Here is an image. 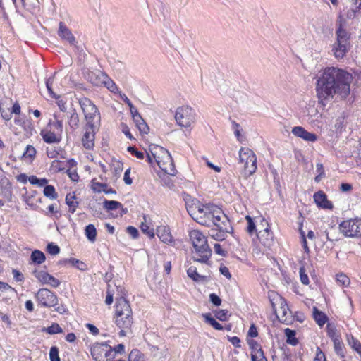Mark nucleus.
Masks as SVG:
<instances>
[{
	"instance_id": "58836bf2",
	"label": "nucleus",
	"mask_w": 361,
	"mask_h": 361,
	"mask_svg": "<svg viewBox=\"0 0 361 361\" xmlns=\"http://www.w3.org/2000/svg\"><path fill=\"white\" fill-rule=\"evenodd\" d=\"M230 231H219L217 228H212L209 231L210 236L216 240L221 241L225 238V233Z\"/></svg>"
},
{
	"instance_id": "bb28decb",
	"label": "nucleus",
	"mask_w": 361,
	"mask_h": 361,
	"mask_svg": "<svg viewBox=\"0 0 361 361\" xmlns=\"http://www.w3.org/2000/svg\"><path fill=\"white\" fill-rule=\"evenodd\" d=\"M188 277L196 282H203L207 281V276L198 274L197 269L195 266L190 267L187 270Z\"/></svg>"
},
{
	"instance_id": "ddd939ff",
	"label": "nucleus",
	"mask_w": 361,
	"mask_h": 361,
	"mask_svg": "<svg viewBox=\"0 0 361 361\" xmlns=\"http://www.w3.org/2000/svg\"><path fill=\"white\" fill-rule=\"evenodd\" d=\"M85 133L82 137L83 147L87 149H92L94 146L95 134L99 128H90L85 126Z\"/></svg>"
},
{
	"instance_id": "5701e85b",
	"label": "nucleus",
	"mask_w": 361,
	"mask_h": 361,
	"mask_svg": "<svg viewBox=\"0 0 361 361\" xmlns=\"http://www.w3.org/2000/svg\"><path fill=\"white\" fill-rule=\"evenodd\" d=\"M116 324L121 329H128L133 324L132 314L129 315L116 314Z\"/></svg>"
},
{
	"instance_id": "aec40b11",
	"label": "nucleus",
	"mask_w": 361,
	"mask_h": 361,
	"mask_svg": "<svg viewBox=\"0 0 361 361\" xmlns=\"http://www.w3.org/2000/svg\"><path fill=\"white\" fill-rule=\"evenodd\" d=\"M314 200L317 205L324 209H332L333 205L327 200L326 194L323 191H318L314 194Z\"/></svg>"
},
{
	"instance_id": "b1692460",
	"label": "nucleus",
	"mask_w": 361,
	"mask_h": 361,
	"mask_svg": "<svg viewBox=\"0 0 361 361\" xmlns=\"http://www.w3.org/2000/svg\"><path fill=\"white\" fill-rule=\"evenodd\" d=\"M106 73L100 71H91L87 73V80L95 86H102Z\"/></svg>"
},
{
	"instance_id": "20e7f679",
	"label": "nucleus",
	"mask_w": 361,
	"mask_h": 361,
	"mask_svg": "<svg viewBox=\"0 0 361 361\" xmlns=\"http://www.w3.org/2000/svg\"><path fill=\"white\" fill-rule=\"evenodd\" d=\"M175 120L180 128L190 133L196 121L195 111L189 106H180L176 109Z\"/></svg>"
},
{
	"instance_id": "864d4df0",
	"label": "nucleus",
	"mask_w": 361,
	"mask_h": 361,
	"mask_svg": "<svg viewBox=\"0 0 361 361\" xmlns=\"http://www.w3.org/2000/svg\"><path fill=\"white\" fill-rule=\"evenodd\" d=\"M47 251L51 255H56L59 253L60 248L57 245L51 243L47 245Z\"/></svg>"
},
{
	"instance_id": "4468645a",
	"label": "nucleus",
	"mask_w": 361,
	"mask_h": 361,
	"mask_svg": "<svg viewBox=\"0 0 361 361\" xmlns=\"http://www.w3.org/2000/svg\"><path fill=\"white\" fill-rule=\"evenodd\" d=\"M291 132L295 136L300 137L307 142H314L317 140V136L316 134L307 131L302 126L293 127Z\"/></svg>"
},
{
	"instance_id": "79ce46f5",
	"label": "nucleus",
	"mask_w": 361,
	"mask_h": 361,
	"mask_svg": "<svg viewBox=\"0 0 361 361\" xmlns=\"http://www.w3.org/2000/svg\"><path fill=\"white\" fill-rule=\"evenodd\" d=\"M145 222H142L140 225V228L142 231L147 235L150 238H152L154 237V232L153 228H150L149 225L146 222V216H144Z\"/></svg>"
},
{
	"instance_id": "37998d69",
	"label": "nucleus",
	"mask_w": 361,
	"mask_h": 361,
	"mask_svg": "<svg viewBox=\"0 0 361 361\" xmlns=\"http://www.w3.org/2000/svg\"><path fill=\"white\" fill-rule=\"evenodd\" d=\"M349 345L361 356V343L353 336L348 338Z\"/></svg>"
},
{
	"instance_id": "f704fd0d",
	"label": "nucleus",
	"mask_w": 361,
	"mask_h": 361,
	"mask_svg": "<svg viewBox=\"0 0 361 361\" xmlns=\"http://www.w3.org/2000/svg\"><path fill=\"white\" fill-rule=\"evenodd\" d=\"M202 317L204 319V321L209 324L214 329L216 330L223 329L222 325L216 322V319H214L209 313L203 314Z\"/></svg>"
},
{
	"instance_id": "7c9ffc66",
	"label": "nucleus",
	"mask_w": 361,
	"mask_h": 361,
	"mask_svg": "<svg viewBox=\"0 0 361 361\" xmlns=\"http://www.w3.org/2000/svg\"><path fill=\"white\" fill-rule=\"evenodd\" d=\"M75 200V195L71 193H68L66 197V203L69 207L68 212L71 214H73L75 212L76 208L78 206V202Z\"/></svg>"
},
{
	"instance_id": "6e6552de",
	"label": "nucleus",
	"mask_w": 361,
	"mask_h": 361,
	"mask_svg": "<svg viewBox=\"0 0 361 361\" xmlns=\"http://www.w3.org/2000/svg\"><path fill=\"white\" fill-rule=\"evenodd\" d=\"M90 353L95 361H111L115 357L112 347L106 343H95L90 348Z\"/></svg>"
},
{
	"instance_id": "c85d7f7f",
	"label": "nucleus",
	"mask_w": 361,
	"mask_h": 361,
	"mask_svg": "<svg viewBox=\"0 0 361 361\" xmlns=\"http://www.w3.org/2000/svg\"><path fill=\"white\" fill-rule=\"evenodd\" d=\"M80 118L75 109H73L70 112L68 118V124L71 129L75 130L79 127Z\"/></svg>"
},
{
	"instance_id": "3c124183",
	"label": "nucleus",
	"mask_w": 361,
	"mask_h": 361,
	"mask_svg": "<svg viewBox=\"0 0 361 361\" xmlns=\"http://www.w3.org/2000/svg\"><path fill=\"white\" fill-rule=\"evenodd\" d=\"M336 281L338 283H339L341 285H342L343 286H347L350 283L349 278L343 274H337L336 275Z\"/></svg>"
},
{
	"instance_id": "0e129e2a",
	"label": "nucleus",
	"mask_w": 361,
	"mask_h": 361,
	"mask_svg": "<svg viewBox=\"0 0 361 361\" xmlns=\"http://www.w3.org/2000/svg\"><path fill=\"white\" fill-rule=\"evenodd\" d=\"M36 150L32 145H27L23 155L26 157L33 158L35 156Z\"/></svg>"
},
{
	"instance_id": "0eeeda50",
	"label": "nucleus",
	"mask_w": 361,
	"mask_h": 361,
	"mask_svg": "<svg viewBox=\"0 0 361 361\" xmlns=\"http://www.w3.org/2000/svg\"><path fill=\"white\" fill-rule=\"evenodd\" d=\"M219 209V207L214 204L198 206L197 211L194 212V218L202 225L212 226V223L215 219L216 210Z\"/></svg>"
},
{
	"instance_id": "c9c22d12",
	"label": "nucleus",
	"mask_w": 361,
	"mask_h": 361,
	"mask_svg": "<svg viewBox=\"0 0 361 361\" xmlns=\"http://www.w3.org/2000/svg\"><path fill=\"white\" fill-rule=\"evenodd\" d=\"M102 81V85L106 87L111 92H116L118 87L116 83L106 74Z\"/></svg>"
},
{
	"instance_id": "774afa93",
	"label": "nucleus",
	"mask_w": 361,
	"mask_h": 361,
	"mask_svg": "<svg viewBox=\"0 0 361 361\" xmlns=\"http://www.w3.org/2000/svg\"><path fill=\"white\" fill-rule=\"evenodd\" d=\"M126 231H127V233L130 235H131V237L134 239L137 238L139 235L138 230L135 227L130 226L127 227Z\"/></svg>"
},
{
	"instance_id": "5fc2aeb1",
	"label": "nucleus",
	"mask_w": 361,
	"mask_h": 361,
	"mask_svg": "<svg viewBox=\"0 0 361 361\" xmlns=\"http://www.w3.org/2000/svg\"><path fill=\"white\" fill-rule=\"evenodd\" d=\"M51 168L55 171H61L66 169L65 164L59 160L53 161L51 163Z\"/></svg>"
},
{
	"instance_id": "412c9836",
	"label": "nucleus",
	"mask_w": 361,
	"mask_h": 361,
	"mask_svg": "<svg viewBox=\"0 0 361 361\" xmlns=\"http://www.w3.org/2000/svg\"><path fill=\"white\" fill-rule=\"evenodd\" d=\"M85 119L86 121L85 126L90 128H99L101 116L99 110L97 112H94V114H85Z\"/></svg>"
},
{
	"instance_id": "69168bd1",
	"label": "nucleus",
	"mask_w": 361,
	"mask_h": 361,
	"mask_svg": "<svg viewBox=\"0 0 361 361\" xmlns=\"http://www.w3.org/2000/svg\"><path fill=\"white\" fill-rule=\"evenodd\" d=\"M0 113L2 116V118L6 121L11 120L12 117V112L10 111L9 109H3L1 106H0Z\"/></svg>"
},
{
	"instance_id": "e2e57ef3",
	"label": "nucleus",
	"mask_w": 361,
	"mask_h": 361,
	"mask_svg": "<svg viewBox=\"0 0 361 361\" xmlns=\"http://www.w3.org/2000/svg\"><path fill=\"white\" fill-rule=\"evenodd\" d=\"M68 177L75 182H77L79 179V176L75 169H68L66 171Z\"/></svg>"
},
{
	"instance_id": "338daca9",
	"label": "nucleus",
	"mask_w": 361,
	"mask_h": 361,
	"mask_svg": "<svg viewBox=\"0 0 361 361\" xmlns=\"http://www.w3.org/2000/svg\"><path fill=\"white\" fill-rule=\"evenodd\" d=\"M227 314H228V311L225 310H219V311L216 312V313H215L216 317L221 321L226 320Z\"/></svg>"
},
{
	"instance_id": "c03bdc74",
	"label": "nucleus",
	"mask_w": 361,
	"mask_h": 361,
	"mask_svg": "<svg viewBox=\"0 0 361 361\" xmlns=\"http://www.w3.org/2000/svg\"><path fill=\"white\" fill-rule=\"evenodd\" d=\"M280 300H281V307L278 310V313L279 314H281V318L285 317L284 319L286 320V316L288 315V314L289 312V308L287 306L286 302L283 300V299L280 298ZM275 311L277 312L276 310H275Z\"/></svg>"
},
{
	"instance_id": "de8ad7c7",
	"label": "nucleus",
	"mask_w": 361,
	"mask_h": 361,
	"mask_svg": "<svg viewBox=\"0 0 361 361\" xmlns=\"http://www.w3.org/2000/svg\"><path fill=\"white\" fill-rule=\"evenodd\" d=\"M53 98L56 99V103L57 104L59 109L65 112L67 109L66 106V100L63 99L61 96L56 94V97H53Z\"/></svg>"
},
{
	"instance_id": "f03ea898",
	"label": "nucleus",
	"mask_w": 361,
	"mask_h": 361,
	"mask_svg": "<svg viewBox=\"0 0 361 361\" xmlns=\"http://www.w3.org/2000/svg\"><path fill=\"white\" fill-rule=\"evenodd\" d=\"M190 239L195 250L192 252L194 261L209 264L212 251L205 235L198 230L190 232Z\"/></svg>"
},
{
	"instance_id": "9d476101",
	"label": "nucleus",
	"mask_w": 361,
	"mask_h": 361,
	"mask_svg": "<svg viewBox=\"0 0 361 361\" xmlns=\"http://www.w3.org/2000/svg\"><path fill=\"white\" fill-rule=\"evenodd\" d=\"M340 231L347 237L361 235V219H355L343 221L339 225Z\"/></svg>"
},
{
	"instance_id": "f3484780",
	"label": "nucleus",
	"mask_w": 361,
	"mask_h": 361,
	"mask_svg": "<svg viewBox=\"0 0 361 361\" xmlns=\"http://www.w3.org/2000/svg\"><path fill=\"white\" fill-rule=\"evenodd\" d=\"M40 135L43 140L46 143L49 144L59 143L61 142L62 138V136L58 135L54 131H51V129H48L47 128H44L41 130Z\"/></svg>"
},
{
	"instance_id": "13d9d810",
	"label": "nucleus",
	"mask_w": 361,
	"mask_h": 361,
	"mask_svg": "<svg viewBox=\"0 0 361 361\" xmlns=\"http://www.w3.org/2000/svg\"><path fill=\"white\" fill-rule=\"evenodd\" d=\"M127 150L139 159H143L145 157L144 152L137 151L134 147L130 146L128 147Z\"/></svg>"
},
{
	"instance_id": "a18cd8bd",
	"label": "nucleus",
	"mask_w": 361,
	"mask_h": 361,
	"mask_svg": "<svg viewBox=\"0 0 361 361\" xmlns=\"http://www.w3.org/2000/svg\"><path fill=\"white\" fill-rule=\"evenodd\" d=\"M44 331L49 334H56L63 333V329L57 323H53L50 326L46 328Z\"/></svg>"
},
{
	"instance_id": "09e8293b",
	"label": "nucleus",
	"mask_w": 361,
	"mask_h": 361,
	"mask_svg": "<svg viewBox=\"0 0 361 361\" xmlns=\"http://www.w3.org/2000/svg\"><path fill=\"white\" fill-rule=\"evenodd\" d=\"M300 281L304 285H308L310 283V280L304 266L300 268Z\"/></svg>"
},
{
	"instance_id": "7ed1b4c3",
	"label": "nucleus",
	"mask_w": 361,
	"mask_h": 361,
	"mask_svg": "<svg viewBox=\"0 0 361 361\" xmlns=\"http://www.w3.org/2000/svg\"><path fill=\"white\" fill-rule=\"evenodd\" d=\"M336 40L332 45V54L338 59H342L350 49V35L346 30L339 24L336 30Z\"/></svg>"
},
{
	"instance_id": "a878e982",
	"label": "nucleus",
	"mask_w": 361,
	"mask_h": 361,
	"mask_svg": "<svg viewBox=\"0 0 361 361\" xmlns=\"http://www.w3.org/2000/svg\"><path fill=\"white\" fill-rule=\"evenodd\" d=\"M157 235L164 243H169L172 242L173 237L169 231V229L166 226H161L157 228Z\"/></svg>"
},
{
	"instance_id": "6e6d98bb",
	"label": "nucleus",
	"mask_w": 361,
	"mask_h": 361,
	"mask_svg": "<svg viewBox=\"0 0 361 361\" xmlns=\"http://www.w3.org/2000/svg\"><path fill=\"white\" fill-rule=\"evenodd\" d=\"M48 212L45 213L47 216H56L57 218L60 216V215L58 216L57 214H59V209L56 204H50L47 207Z\"/></svg>"
},
{
	"instance_id": "f257e3e1",
	"label": "nucleus",
	"mask_w": 361,
	"mask_h": 361,
	"mask_svg": "<svg viewBox=\"0 0 361 361\" xmlns=\"http://www.w3.org/2000/svg\"><path fill=\"white\" fill-rule=\"evenodd\" d=\"M353 75L344 69L330 66L321 70L316 82L317 97L320 103L336 98L345 99L350 92Z\"/></svg>"
},
{
	"instance_id": "603ef678",
	"label": "nucleus",
	"mask_w": 361,
	"mask_h": 361,
	"mask_svg": "<svg viewBox=\"0 0 361 361\" xmlns=\"http://www.w3.org/2000/svg\"><path fill=\"white\" fill-rule=\"evenodd\" d=\"M49 358L51 361H61L59 356V349L56 346H52L49 351Z\"/></svg>"
},
{
	"instance_id": "4be33fe9",
	"label": "nucleus",
	"mask_w": 361,
	"mask_h": 361,
	"mask_svg": "<svg viewBox=\"0 0 361 361\" xmlns=\"http://www.w3.org/2000/svg\"><path fill=\"white\" fill-rule=\"evenodd\" d=\"M104 208L108 212L120 209V216H123L128 212V209L124 208L121 202L115 200H105L104 202Z\"/></svg>"
},
{
	"instance_id": "6ab92c4d",
	"label": "nucleus",
	"mask_w": 361,
	"mask_h": 361,
	"mask_svg": "<svg viewBox=\"0 0 361 361\" xmlns=\"http://www.w3.org/2000/svg\"><path fill=\"white\" fill-rule=\"evenodd\" d=\"M79 104L82 110L84 115L94 114V112H97L98 109L93 104V102L87 97H81L79 99Z\"/></svg>"
},
{
	"instance_id": "052dcab7",
	"label": "nucleus",
	"mask_w": 361,
	"mask_h": 361,
	"mask_svg": "<svg viewBox=\"0 0 361 361\" xmlns=\"http://www.w3.org/2000/svg\"><path fill=\"white\" fill-rule=\"evenodd\" d=\"M247 343L250 348L252 350V352H256L262 350L260 345L253 339L247 340Z\"/></svg>"
},
{
	"instance_id": "473e14b6",
	"label": "nucleus",
	"mask_w": 361,
	"mask_h": 361,
	"mask_svg": "<svg viewBox=\"0 0 361 361\" xmlns=\"http://www.w3.org/2000/svg\"><path fill=\"white\" fill-rule=\"evenodd\" d=\"M133 118L139 130L142 133L147 134L149 131V127L141 116H135Z\"/></svg>"
},
{
	"instance_id": "a211bd4d",
	"label": "nucleus",
	"mask_w": 361,
	"mask_h": 361,
	"mask_svg": "<svg viewBox=\"0 0 361 361\" xmlns=\"http://www.w3.org/2000/svg\"><path fill=\"white\" fill-rule=\"evenodd\" d=\"M116 314L129 315L132 314V310L129 302L123 296L116 299Z\"/></svg>"
},
{
	"instance_id": "49530a36",
	"label": "nucleus",
	"mask_w": 361,
	"mask_h": 361,
	"mask_svg": "<svg viewBox=\"0 0 361 361\" xmlns=\"http://www.w3.org/2000/svg\"><path fill=\"white\" fill-rule=\"evenodd\" d=\"M252 361H265L267 360L264 355L262 350L256 352H251Z\"/></svg>"
},
{
	"instance_id": "dca6fc26",
	"label": "nucleus",
	"mask_w": 361,
	"mask_h": 361,
	"mask_svg": "<svg viewBox=\"0 0 361 361\" xmlns=\"http://www.w3.org/2000/svg\"><path fill=\"white\" fill-rule=\"evenodd\" d=\"M53 117L54 119L49 120L46 128L62 136L63 130V119L57 114H54Z\"/></svg>"
},
{
	"instance_id": "cd10ccee",
	"label": "nucleus",
	"mask_w": 361,
	"mask_h": 361,
	"mask_svg": "<svg viewBox=\"0 0 361 361\" xmlns=\"http://www.w3.org/2000/svg\"><path fill=\"white\" fill-rule=\"evenodd\" d=\"M259 238L265 246L269 247L273 240V235L267 227L263 231L259 232Z\"/></svg>"
},
{
	"instance_id": "4c0bfd02",
	"label": "nucleus",
	"mask_w": 361,
	"mask_h": 361,
	"mask_svg": "<svg viewBox=\"0 0 361 361\" xmlns=\"http://www.w3.org/2000/svg\"><path fill=\"white\" fill-rule=\"evenodd\" d=\"M334 348L336 353L340 356L341 358L345 357V348L344 345L342 342V339L334 341Z\"/></svg>"
},
{
	"instance_id": "e433bc0d",
	"label": "nucleus",
	"mask_w": 361,
	"mask_h": 361,
	"mask_svg": "<svg viewBox=\"0 0 361 361\" xmlns=\"http://www.w3.org/2000/svg\"><path fill=\"white\" fill-rule=\"evenodd\" d=\"M326 329H327V335L329 338H331V339L332 340L333 342L334 341L341 339L340 334L338 332L336 328L334 325L329 324L327 325Z\"/></svg>"
},
{
	"instance_id": "423d86ee",
	"label": "nucleus",
	"mask_w": 361,
	"mask_h": 361,
	"mask_svg": "<svg viewBox=\"0 0 361 361\" xmlns=\"http://www.w3.org/2000/svg\"><path fill=\"white\" fill-rule=\"evenodd\" d=\"M154 149H158L161 153V156H157V152H152L154 161L159 168L166 173L175 176L176 173V169L172 157L169 151L163 147L157 146L154 147Z\"/></svg>"
},
{
	"instance_id": "2eb2a0df",
	"label": "nucleus",
	"mask_w": 361,
	"mask_h": 361,
	"mask_svg": "<svg viewBox=\"0 0 361 361\" xmlns=\"http://www.w3.org/2000/svg\"><path fill=\"white\" fill-rule=\"evenodd\" d=\"M58 35L63 40L67 41L70 44H75L76 40L75 37L63 22L59 23Z\"/></svg>"
},
{
	"instance_id": "1a4fd4ad",
	"label": "nucleus",
	"mask_w": 361,
	"mask_h": 361,
	"mask_svg": "<svg viewBox=\"0 0 361 361\" xmlns=\"http://www.w3.org/2000/svg\"><path fill=\"white\" fill-rule=\"evenodd\" d=\"M36 300L42 307H51L58 304L56 295L47 288H40L35 295Z\"/></svg>"
},
{
	"instance_id": "72a5a7b5",
	"label": "nucleus",
	"mask_w": 361,
	"mask_h": 361,
	"mask_svg": "<svg viewBox=\"0 0 361 361\" xmlns=\"http://www.w3.org/2000/svg\"><path fill=\"white\" fill-rule=\"evenodd\" d=\"M85 234L87 238L92 243L96 240L97 230L93 224H89L85 227Z\"/></svg>"
},
{
	"instance_id": "680f3d73",
	"label": "nucleus",
	"mask_w": 361,
	"mask_h": 361,
	"mask_svg": "<svg viewBox=\"0 0 361 361\" xmlns=\"http://www.w3.org/2000/svg\"><path fill=\"white\" fill-rule=\"evenodd\" d=\"M53 84H54V78H49L46 80V87H47V89L51 97H56V94L54 92V91L52 90Z\"/></svg>"
},
{
	"instance_id": "4d7b16f0",
	"label": "nucleus",
	"mask_w": 361,
	"mask_h": 361,
	"mask_svg": "<svg viewBox=\"0 0 361 361\" xmlns=\"http://www.w3.org/2000/svg\"><path fill=\"white\" fill-rule=\"evenodd\" d=\"M245 219L247 221V231L250 234H252L256 230L255 224L252 219L250 216H246Z\"/></svg>"
},
{
	"instance_id": "2f4dec72",
	"label": "nucleus",
	"mask_w": 361,
	"mask_h": 361,
	"mask_svg": "<svg viewBox=\"0 0 361 361\" xmlns=\"http://www.w3.org/2000/svg\"><path fill=\"white\" fill-rule=\"evenodd\" d=\"M30 258H31L32 262L36 264H41L46 259V257H45L44 254L42 251L38 250H35L31 253Z\"/></svg>"
},
{
	"instance_id": "ea45409f",
	"label": "nucleus",
	"mask_w": 361,
	"mask_h": 361,
	"mask_svg": "<svg viewBox=\"0 0 361 361\" xmlns=\"http://www.w3.org/2000/svg\"><path fill=\"white\" fill-rule=\"evenodd\" d=\"M43 193L44 196L51 200H56L58 197V194L56 192L54 187L51 185H48L44 187Z\"/></svg>"
},
{
	"instance_id": "a19ab883",
	"label": "nucleus",
	"mask_w": 361,
	"mask_h": 361,
	"mask_svg": "<svg viewBox=\"0 0 361 361\" xmlns=\"http://www.w3.org/2000/svg\"><path fill=\"white\" fill-rule=\"evenodd\" d=\"M285 334L287 337L286 342L292 345H295L298 343V340L295 338V332L290 329H285Z\"/></svg>"
},
{
	"instance_id": "393cba45",
	"label": "nucleus",
	"mask_w": 361,
	"mask_h": 361,
	"mask_svg": "<svg viewBox=\"0 0 361 361\" xmlns=\"http://www.w3.org/2000/svg\"><path fill=\"white\" fill-rule=\"evenodd\" d=\"M92 189L95 192H104L106 194H116V190L109 187L106 183L92 181Z\"/></svg>"
},
{
	"instance_id": "c756f323",
	"label": "nucleus",
	"mask_w": 361,
	"mask_h": 361,
	"mask_svg": "<svg viewBox=\"0 0 361 361\" xmlns=\"http://www.w3.org/2000/svg\"><path fill=\"white\" fill-rule=\"evenodd\" d=\"M313 317L319 326H322L327 322L326 315L319 311L317 307L313 308Z\"/></svg>"
},
{
	"instance_id": "39448f33",
	"label": "nucleus",
	"mask_w": 361,
	"mask_h": 361,
	"mask_svg": "<svg viewBox=\"0 0 361 361\" xmlns=\"http://www.w3.org/2000/svg\"><path fill=\"white\" fill-rule=\"evenodd\" d=\"M239 163L243 165L245 177L252 175L257 170V157L254 152L247 147H242L239 151Z\"/></svg>"
},
{
	"instance_id": "f8f14e48",
	"label": "nucleus",
	"mask_w": 361,
	"mask_h": 361,
	"mask_svg": "<svg viewBox=\"0 0 361 361\" xmlns=\"http://www.w3.org/2000/svg\"><path fill=\"white\" fill-rule=\"evenodd\" d=\"M215 219L212 226L217 228L219 231H230L232 228L231 226L230 221L228 216L222 212L219 208V210H216Z\"/></svg>"
},
{
	"instance_id": "9b49d317",
	"label": "nucleus",
	"mask_w": 361,
	"mask_h": 361,
	"mask_svg": "<svg viewBox=\"0 0 361 361\" xmlns=\"http://www.w3.org/2000/svg\"><path fill=\"white\" fill-rule=\"evenodd\" d=\"M32 274L43 285L47 284L53 288H57L61 284L59 279L45 271L35 269L32 271Z\"/></svg>"
},
{
	"instance_id": "8fccbe9b",
	"label": "nucleus",
	"mask_w": 361,
	"mask_h": 361,
	"mask_svg": "<svg viewBox=\"0 0 361 361\" xmlns=\"http://www.w3.org/2000/svg\"><path fill=\"white\" fill-rule=\"evenodd\" d=\"M61 151V149L60 147L56 148V147H50L47 149V155L50 159H55L56 158L59 152Z\"/></svg>"
},
{
	"instance_id": "bf43d9fd",
	"label": "nucleus",
	"mask_w": 361,
	"mask_h": 361,
	"mask_svg": "<svg viewBox=\"0 0 361 361\" xmlns=\"http://www.w3.org/2000/svg\"><path fill=\"white\" fill-rule=\"evenodd\" d=\"M141 357H142V354L137 349L133 350L129 355V360L130 361H140Z\"/></svg>"
}]
</instances>
